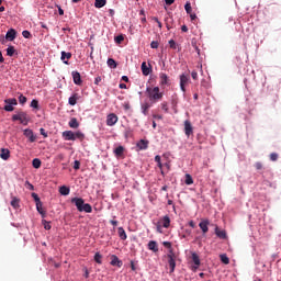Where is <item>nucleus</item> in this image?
Instances as JSON below:
<instances>
[{"mask_svg": "<svg viewBox=\"0 0 281 281\" xmlns=\"http://www.w3.org/2000/svg\"><path fill=\"white\" fill-rule=\"evenodd\" d=\"M255 168L256 170H262V162H256Z\"/></svg>", "mask_w": 281, "mask_h": 281, "instance_id": "13d9d810", "label": "nucleus"}, {"mask_svg": "<svg viewBox=\"0 0 281 281\" xmlns=\"http://www.w3.org/2000/svg\"><path fill=\"white\" fill-rule=\"evenodd\" d=\"M158 223L161 224L162 227L168 229V227H170V216L165 215Z\"/></svg>", "mask_w": 281, "mask_h": 281, "instance_id": "6ab92c4d", "label": "nucleus"}, {"mask_svg": "<svg viewBox=\"0 0 281 281\" xmlns=\"http://www.w3.org/2000/svg\"><path fill=\"white\" fill-rule=\"evenodd\" d=\"M161 227H162V225L159 224V222H158L156 225V229H157L158 234H162Z\"/></svg>", "mask_w": 281, "mask_h": 281, "instance_id": "bf43d9fd", "label": "nucleus"}, {"mask_svg": "<svg viewBox=\"0 0 281 281\" xmlns=\"http://www.w3.org/2000/svg\"><path fill=\"white\" fill-rule=\"evenodd\" d=\"M58 13L60 16H63V14H65V10H63V8L58 7Z\"/></svg>", "mask_w": 281, "mask_h": 281, "instance_id": "69168bd1", "label": "nucleus"}, {"mask_svg": "<svg viewBox=\"0 0 281 281\" xmlns=\"http://www.w3.org/2000/svg\"><path fill=\"white\" fill-rule=\"evenodd\" d=\"M22 36H23L24 38H32V33H30V31H23V32H22Z\"/></svg>", "mask_w": 281, "mask_h": 281, "instance_id": "49530a36", "label": "nucleus"}, {"mask_svg": "<svg viewBox=\"0 0 281 281\" xmlns=\"http://www.w3.org/2000/svg\"><path fill=\"white\" fill-rule=\"evenodd\" d=\"M215 235L217 236V238H221L222 240H227V232L220 231L218 226L215 227Z\"/></svg>", "mask_w": 281, "mask_h": 281, "instance_id": "f3484780", "label": "nucleus"}, {"mask_svg": "<svg viewBox=\"0 0 281 281\" xmlns=\"http://www.w3.org/2000/svg\"><path fill=\"white\" fill-rule=\"evenodd\" d=\"M0 157H1V159H3L4 161H8V159H10V149H8V148H1V150H0Z\"/></svg>", "mask_w": 281, "mask_h": 281, "instance_id": "aec40b11", "label": "nucleus"}, {"mask_svg": "<svg viewBox=\"0 0 281 281\" xmlns=\"http://www.w3.org/2000/svg\"><path fill=\"white\" fill-rule=\"evenodd\" d=\"M169 47H170L171 49H177V42H175V40H170V41H169Z\"/></svg>", "mask_w": 281, "mask_h": 281, "instance_id": "de8ad7c7", "label": "nucleus"}, {"mask_svg": "<svg viewBox=\"0 0 281 281\" xmlns=\"http://www.w3.org/2000/svg\"><path fill=\"white\" fill-rule=\"evenodd\" d=\"M32 196H33V199H34L35 203L41 202V198H38V194H36V193H32Z\"/></svg>", "mask_w": 281, "mask_h": 281, "instance_id": "4d7b16f0", "label": "nucleus"}, {"mask_svg": "<svg viewBox=\"0 0 281 281\" xmlns=\"http://www.w3.org/2000/svg\"><path fill=\"white\" fill-rule=\"evenodd\" d=\"M31 108L32 109H38V100L33 99L32 102H31Z\"/></svg>", "mask_w": 281, "mask_h": 281, "instance_id": "c03bdc74", "label": "nucleus"}, {"mask_svg": "<svg viewBox=\"0 0 281 281\" xmlns=\"http://www.w3.org/2000/svg\"><path fill=\"white\" fill-rule=\"evenodd\" d=\"M184 10L187 14H192V4H190V2H187L184 5Z\"/></svg>", "mask_w": 281, "mask_h": 281, "instance_id": "ea45409f", "label": "nucleus"}, {"mask_svg": "<svg viewBox=\"0 0 281 281\" xmlns=\"http://www.w3.org/2000/svg\"><path fill=\"white\" fill-rule=\"evenodd\" d=\"M148 144L149 142L146 139H140L137 144L136 147L138 148V150H147L148 149Z\"/></svg>", "mask_w": 281, "mask_h": 281, "instance_id": "dca6fc26", "label": "nucleus"}, {"mask_svg": "<svg viewBox=\"0 0 281 281\" xmlns=\"http://www.w3.org/2000/svg\"><path fill=\"white\" fill-rule=\"evenodd\" d=\"M210 220H203L200 224L199 227L202 229V234H207L210 232Z\"/></svg>", "mask_w": 281, "mask_h": 281, "instance_id": "9d476101", "label": "nucleus"}, {"mask_svg": "<svg viewBox=\"0 0 281 281\" xmlns=\"http://www.w3.org/2000/svg\"><path fill=\"white\" fill-rule=\"evenodd\" d=\"M140 69H142L143 76H150V68L146 65V61L142 63Z\"/></svg>", "mask_w": 281, "mask_h": 281, "instance_id": "b1692460", "label": "nucleus"}, {"mask_svg": "<svg viewBox=\"0 0 281 281\" xmlns=\"http://www.w3.org/2000/svg\"><path fill=\"white\" fill-rule=\"evenodd\" d=\"M4 102H5L7 104H11V105H13V106H16V104H19V102L16 101L15 98L7 99V100H4Z\"/></svg>", "mask_w": 281, "mask_h": 281, "instance_id": "c9c22d12", "label": "nucleus"}, {"mask_svg": "<svg viewBox=\"0 0 281 281\" xmlns=\"http://www.w3.org/2000/svg\"><path fill=\"white\" fill-rule=\"evenodd\" d=\"M167 258L170 269L169 273H175V269L177 268V254H175V250L170 249Z\"/></svg>", "mask_w": 281, "mask_h": 281, "instance_id": "39448f33", "label": "nucleus"}, {"mask_svg": "<svg viewBox=\"0 0 281 281\" xmlns=\"http://www.w3.org/2000/svg\"><path fill=\"white\" fill-rule=\"evenodd\" d=\"M41 159H38V158H35V159H33V161H32V166H33V168H36V169H38V168H41Z\"/></svg>", "mask_w": 281, "mask_h": 281, "instance_id": "f704fd0d", "label": "nucleus"}, {"mask_svg": "<svg viewBox=\"0 0 281 281\" xmlns=\"http://www.w3.org/2000/svg\"><path fill=\"white\" fill-rule=\"evenodd\" d=\"M146 93L150 100V102H159L164 99V92L159 90V87L147 88Z\"/></svg>", "mask_w": 281, "mask_h": 281, "instance_id": "7ed1b4c3", "label": "nucleus"}, {"mask_svg": "<svg viewBox=\"0 0 281 281\" xmlns=\"http://www.w3.org/2000/svg\"><path fill=\"white\" fill-rule=\"evenodd\" d=\"M188 82H190V76L186 74L180 75V89L183 93H186V85H188Z\"/></svg>", "mask_w": 281, "mask_h": 281, "instance_id": "423d86ee", "label": "nucleus"}, {"mask_svg": "<svg viewBox=\"0 0 281 281\" xmlns=\"http://www.w3.org/2000/svg\"><path fill=\"white\" fill-rule=\"evenodd\" d=\"M14 54H16V49L14 48V46H9L7 48V56L12 57V56H14Z\"/></svg>", "mask_w": 281, "mask_h": 281, "instance_id": "72a5a7b5", "label": "nucleus"}, {"mask_svg": "<svg viewBox=\"0 0 281 281\" xmlns=\"http://www.w3.org/2000/svg\"><path fill=\"white\" fill-rule=\"evenodd\" d=\"M160 79V87H166V85H170V79L168 78V75L165 72L159 74Z\"/></svg>", "mask_w": 281, "mask_h": 281, "instance_id": "f8f14e48", "label": "nucleus"}, {"mask_svg": "<svg viewBox=\"0 0 281 281\" xmlns=\"http://www.w3.org/2000/svg\"><path fill=\"white\" fill-rule=\"evenodd\" d=\"M71 76H72V80H74L75 85H78V86L82 85V78L80 76V72L72 71Z\"/></svg>", "mask_w": 281, "mask_h": 281, "instance_id": "ddd939ff", "label": "nucleus"}, {"mask_svg": "<svg viewBox=\"0 0 281 281\" xmlns=\"http://www.w3.org/2000/svg\"><path fill=\"white\" fill-rule=\"evenodd\" d=\"M181 31H182V32H188V27H187L186 25H182V26H181Z\"/></svg>", "mask_w": 281, "mask_h": 281, "instance_id": "774afa93", "label": "nucleus"}, {"mask_svg": "<svg viewBox=\"0 0 281 281\" xmlns=\"http://www.w3.org/2000/svg\"><path fill=\"white\" fill-rule=\"evenodd\" d=\"M140 109H142V113H143L144 115H148V109H150V103H148V102L143 103L142 106H140Z\"/></svg>", "mask_w": 281, "mask_h": 281, "instance_id": "cd10ccee", "label": "nucleus"}, {"mask_svg": "<svg viewBox=\"0 0 281 281\" xmlns=\"http://www.w3.org/2000/svg\"><path fill=\"white\" fill-rule=\"evenodd\" d=\"M189 227H192V229H194V227H196V224L194 223V221L189 222Z\"/></svg>", "mask_w": 281, "mask_h": 281, "instance_id": "e2e57ef3", "label": "nucleus"}, {"mask_svg": "<svg viewBox=\"0 0 281 281\" xmlns=\"http://www.w3.org/2000/svg\"><path fill=\"white\" fill-rule=\"evenodd\" d=\"M14 38H16V31L14 29H10L7 32L5 40L7 41H14Z\"/></svg>", "mask_w": 281, "mask_h": 281, "instance_id": "4be33fe9", "label": "nucleus"}, {"mask_svg": "<svg viewBox=\"0 0 281 281\" xmlns=\"http://www.w3.org/2000/svg\"><path fill=\"white\" fill-rule=\"evenodd\" d=\"M20 203H21V200L19 198L16 196L12 198L11 205L14 210H19V207H21Z\"/></svg>", "mask_w": 281, "mask_h": 281, "instance_id": "393cba45", "label": "nucleus"}, {"mask_svg": "<svg viewBox=\"0 0 281 281\" xmlns=\"http://www.w3.org/2000/svg\"><path fill=\"white\" fill-rule=\"evenodd\" d=\"M191 77L194 79V80H199V72H196V70H193L191 72Z\"/></svg>", "mask_w": 281, "mask_h": 281, "instance_id": "5fc2aeb1", "label": "nucleus"}, {"mask_svg": "<svg viewBox=\"0 0 281 281\" xmlns=\"http://www.w3.org/2000/svg\"><path fill=\"white\" fill-rule=\"evenodd\" d=\"M69 192H70L69 187L63 186V187L59 188V193H60L63 196L69 195Z\"/></svg>", "mask_w": 281, "mask_h": 281, "instance_id": "c85d7f7f", "label": "nucleus"}, {"mask_svg": "<svg viewBox=\"0 0 281 281\" xmlns=\"http://www.w3.org/2000/svg\"><path fill=\"white\" fill-rule=\"evenodd\" d=\"M150 47H151V49H158V48H159V42L153 41V42L150 43Z\"/></svg>", "mask_w": 281, "mask_h": 281, "instance_id": "a18cd8bd", "label": "nucleus"}, {"mask_svg": "<svg viewBox=\"0 0 281 281\" xmlns=\"http://www.w3.org/2000/svg\"><path fill=\"white\" fill-rule=\"evenodd\" d=\"M36 210L40 214H45V211H43V202H36Z\"/></svg>", "mask_w": 281, "mask_h": 281, "instance_id": "e433bc0d", "label": "nucleus"}, {"mask_svg": "<svg viewBox=\"0 0 281 281\" xmlns=\"http://www.w3.org/2000/svg\"><path fill=\"white\" fill-rule=\"evenodd\" d=\"M71 203L76 205L78 212H86V214H91V212H93L91 204L85 203V199L82 198H72Z\"/></svg>", "mask_w": 281, "mask_h": 281, "instance_id": "f257e3e1", "label": "nucleus"}, {"mask_svg": "<svg viewBox=\"0 0 281 281\" xmlns=\"http://www.w3.org/2000/svg\"><path fill=\"white\" fill-rule=\"evenodd\" d=\"M122 80H123V82H128V77L127 76H123Z\"/></svg>", "mask_w": 281, "mask_h": 281, "instance_id": "338daca9", "label": "nucleus"}, {"mask_svg": "<svg viewBox=\"0 0 281 281\" xmlns=\"http://www.w3.org/2000/svg\"><path fill=\"white\" fill-rule=\"evenodd\" d=\"M108 65L112 68L115 69L117 67V63L114 61L113 58L108 59Z\"/></svg>", "mask_w": 281, "mask_h": 281, "instance_id": "58836bf2", "label": "nucleus"}, {"mask_svg": "<svg viewBox=\"0 0 281 281\" xmlns=\"http://www.w3.org/2000/svg\"><path fill=\"white\" fill-rule=\"evenodd\" d=\"M117 45H121L124 42V35H119L114 38Z\"/></svg>", "mask_w": 281, "mask_h": 281, "instance_id": "a19ab883", "label": "nucleus"}, {"mask_svg": "<svg viewBox=\"0 0 281 281\" xmlns=\"http://www.w3.org/2000/svg\"><path fill=\"white\" fill-rule=\"evenodd\" d=\"M114 155L116 157H122V155H124V147L123 146L116 147L115 150H114Z\"/></svg>", "mask_w": 281, "mask_h": 281, "instance_id": "c756f323", "label": "nucleus"}, {"mask_svg": "<svg viewBox=\"0 0 281 281\" xmlns=\"http://www.w3.org/2000/svg\"><path fill=\"white\" fill-rule=\"evenodd\" d=\"M166 5H172L175 3V0H165Z\"/></svg>", "mask_w": 281, "mask_h": 281, "instance_id": "0e129e2a", "label": "nucleus"}, {"mask_svg": "<svg viewBox=\"0 0 281 281\" xmlns=\"http://www.w3.org/2000/svg\"><path fill=\"white\" fill-rule=\"evenodd\" d=\"M40 133H41V135H43L44 138L48 137L47 132H45V128H43V127L40 128Z\"/></svg>", "mask_w": 281, "mask_h": 281, "instance_id": "6e6d98bb", "label": "nucleus"}, {"mask_svg": "<svg viewBox=\"0 0 281 281\" xmlns=\"http://www.w3.org/2000/svg\"><path fill=\"white\" fill-rule=\"evenodd\" d=\"M220 260L223 262V265H229V257H227L226 254L221 255Z\"/></svg>", "mask_w": 281, "mask_h": 281, "instance_id": "473e14b6", "label": "nucleus"}, {"mask_svg": "<svg viewBox=\"0 0 281 281\" xmlns=\"http://www.w3.org/2000/svg\"><path fill=\"white\" fill-rule=\"evenodd\" d=\"M162 245H164V247L169 249V251H170V249H172V244L170 241H164Z\"/></svg>", "mask_w": 281, "mask_h": 281, "instance_id": "603ef678", "label": "nucleus"}, {"mask_svg": "<svg viewBox=\"0 0 281 281\" xmlns=\"http://www.w3.org/2000/svg\"><path fill=\"white\" fill-rule=\"evenodd\" d=\"M106 5V0H95L94 8H104Z\"/></svg>", "mask_w": 281, "mask_h": 281, "instance_id": "7c9ffc66", "label": "nucleus"}, {"mask_svg": "<svg viewBox=\"0 0 281 281\" xmlns=\"http://www.w3.org/2000/svg\"><path fill=\"white\" fill-rule=\"evenodd\" d=\"M70 58H71V53H67V52H65V50L61 52L60 60H63V63H64L65 65H69V61H68V60H70Z\"/></svg>", "mask_w": 281, "mask_h": 281, "instance_id": "412c9836", "label": "nucleus"}, {"mask_svg": "<svg viewBox=\"0 0 281 281\" xmlns=\"http://www.w3.org/2000/svg\"><path fill=\"white\" fill-rule=\"evenodd\" d=\"M94 261H95L98 265H102V255H100V252H95V255H94Z\"/></svg>", "mask_w": 281, "mask_h": 281, "instance_id": "4c0bfd02", "label": "nucleus"}, {"mask_svg": "<svg viewBox=\"0 0 281 281\" xmlns=\"http://www.w3.org/2000/svg\"><path fill=\"white\" fill-rule=\"evenodd\" d=\"M192 133H194L192 128V123L188 120L184 121V134L187 135V137H190Z\"/></svg>", "mask_w": 281, "mask_h": 281, "instance_id": "6e6552de", "label": "nucleus"}, {"mask_svg": "<svg viewBox=\"0 0 281 281\" xmlns=\"http://www.w3.org/2000/svg\"><path fill=\"white\" fill-rule=\"evenodd\" d=\"M155 161L160 169L161 175H164V164H161V156L157 155L155 156Z\"/></svg>", "mask_w": 281, "mask_h": 281, "instance_id": "bb28decb", "label": "nucleus"}, {"mask_svg": "<svg viewBox=\"0 0 281 281\" xmlns=\"http://www.w3.org/2000/svg\"><path fill=\"white\" fill-rule=\"evenodd\" d=\"M43 225H44L45 229H47V231L52 229V225L49 224V222L43 221Z\"/></svg>", "mask_w": 281, "mask_h": 281, "instance_id": "3c124183", "label": "nucleus"}, {"mask_svg": "<svg viewBox=\"0 0 281 281\" xmlns=\"http://www.w3.org/2000/svg\"><path fill=\"white\" fill-rule=\"evenodd\" d=\"M161 110L165 111V113H168V102L161 103Z\"/></svg>", "mask_w": 281, "mask_h": 281, "instance_id": "8fccbe9b", "label": "nucleus"}, {"mask_svg": "<svg viewBox=\"0 0 281 281\" xmlns=\"http://www.w3.org/2000/svg\"><path fill=\"white\" fill-rule=\"evenodd\" d=\"M68 126H69L70 128H79L80 123L78 122V119L72 117V119H70V121L68 122Z\"/></svg>", "mask_w": 281, "mask_h": 281, "instance_id": "5701e85b", "label": "nucleus"}, {"mask_svg": "<svg viewBox=\"0 0 281 281\" xmlns=\"http://www.w3.org/2000/svg\"><path fill=\"white\" fill-rule=\"evenodd\" d=\"M78 100H80V94L74 93V94L68 99V104H70V106H76V104H78Z\"/></svg>", "mask_w": 281, "mask_h": 281, "instance_id": "4468645a", "label": "nucleus"}, {"mask_svg": "<svg viewBox=\"0 0 281 281\" xmlns=\"http://www.w3.org/2000/svg\"><path fill=\"white\" fill-rule=\"evenodd\" d=\"M74 169H75V170H80V160H75V162H74Z\"/></svg>", "mask_w": 281, "mask_h": 281, "instance_id": "864d4df0", "label": "nucleus"}, {"mask_svg": "<svg viewBox=\"0 0 281 281\" xmlns=\"http://www.w3.org/2000/svg\"><path fill=\"white\" fill-rule=\"evenodd\" d=\"M12 122H20L23 126H27L30 124V115L25 111H18L12 115Z\"/></svg>", "mask_w": 281, "mask_h": 281, "instance_id": "20e7f679", "label": "nucleus"}, {"mask_svg": "<svg viewBox=\"0 0 281 281\" xmlns=\"http://www.w3.org/2000/svg\"><path fill=\"white\" fill-rule=\"evenodd\" d=\"M61 137L65 139V142H76V139H79V142H85V133L80 131H65L61 133Z\"/></svg>", "mask_w": 281, "mask_h": 281, "instance_id": "f03ea898", "label": "nucleus"}, {"mask_svg": "<svg viewBox=\"0 0 281 281\" xmlns=\"http://www.w3.org/2000/svg\"><path fill=\"white\" fill-rule=\"evenodd\" d=\"M111 259L112 260H111L110 265H112V267H119V269H122V265H124V263L122 262V260H120V258L117 256L112 255Z\"/></svg>", "mask_w": 281, "mask_h": 281, "instance_id": "9b49d317", "label": "nucleus"}, {"mask_svg": "<svg viewBox=\"0 0 281 281\" xmlns=\"http://www.w3.org/2000/svg\"><path fill=\"white\" fill-rule=\"evenodd\" d=\"M270 160L271 161H278V154L277 153L270 154Z\"/></svg>", "mask_w": 281, "mask_h": 281, "instance_id": "09e8293b", "label": "nucleus"}, {"mask_svg": "<svg viewBox=\"0 0 281 281\" xmlns=\"http://www.w3.org/2000/svg\"><path fill=\"white\" fill-rule=\"evenodd\" d=\"M23 135L26 136L27 139H29L31 143L36 142V136L34 135V131H32V130H30V128H26V130H24Z\"/></svg>", "mask_w": 281, "mask_h": 281, "instance_id": "1a4fd4ad", "label": "nucleus"}, {"mask_svg": "<svg viewBox=\"0 0 281 281\" xmlns=\"http://www.w3.org/2000/svg\"><path fill=\"white\" fill-rule=\"evenodd\" d=\"M192 261L195 265V267H193L194 271H196V269H199V267H201V259L199 258V255H196V252H193L191 255Z\"/></svg>", "mask_w": 281, "mask_h": 281, "instance_id": "2eb2a0df", "label": "nucleus"}, {"mask_svg": "<svg viewBox=\"0 0 281 281\" xmlns=\"http://www.w3.org/2000/svg\"><path fill=\"white\" fill-rule=\"evenodd\" d=\"M117 234H119V237L121 238V240H126V238H128L126 235V231H124V227H119Z\"/></svg>", "mask_w": 281, "mask_h": 281, "instance_id": "a878e982", "label": "nucleus"}, {"mask_svg": "<svg viewBox=\"0 0 281 281\" xmlns=\"http://www.w3.org/2000/svg\"><path fill=\"white\" fill-rule=\"evenodd\" d=\"M100 82H102V77H97L94 79V85H100Z\"/></svg>", "mask_w": 281, "mask_h": 281, "instance_id": "052dcab7", "label": "nucleus"}, {"mask_svg": "<svg viewBox=\"0 0 281 281\" xmlns=\"http://www.w3.org/2000/svg\"><path fill=\"white\" fill-rule=\"evenodd\" d=\"M19 102H20V104H25L27 102V97L20 94Z\"/></svg>", "mask_w": 281, "mask_h": 281, "instance_id": "79ce46f5", "label": "nucleus"}, {"mask_svg": "<svg viewBox=\"0 0 281 281\" xmlns=\"http://www.w3.org/2000/svg\"><path fill=\"white\" fill-rule=\"evenodd\" d=\"M184 183H186L187 186H192V183H194V179H192V176H191L190 173H187V175H186Z\"/></svg>", "mask_w": 281, "mask_h": 281, "instance_id": "2f4dec72", "label": "nucleus"}, {"mask_svg": "<svg viewBox=\"0 0 281 281\" xmlns=\"http://www.w3.org/2000/svg\"><path fill=\"white\" fill-rule=\"evenodd\" d=\"M149 251H154V254H157L159 251V246L157 245V241L150 240L147 245Z\"/></svg>", "mask_w": 281, "mask_h": 281, "instance_id": "a211bd4d", "label": "nucleus"}, {"mask_svg": "<svg viewBox=\"0 0 281 281\" xmlns=\"http://www.w3.org/2000/svg\"><path fill=\"white\" fill-rule=\"evenodd\" d=\"M117 120H119V117L116 116L115 113H110L106 116V125L108 126H115V124H117Z\"/></svg>", "mask_w": 281, "mask_h": 281, "instance_id": "0eeeda50", "label": "nucleus"}, {"mask_svg": "<svg viewBox=\"0 0 281 281\" xmlns=\"http://www.w3.org/2000/svg\"><path fill=\"white\" fill-rule=\"evenodd\" d=\"M4 111H8L9 113L14 111V105L10 104V103H7L4 105Z\"/></svg>", "mask_w": 281, "mask_h": 281, "instance_id": "37998d69", "label": "nucleus"}, {"mask_svg": "<svg viewBox=\"0 0 281 281\" xmlns=\"http://www.w3.org/2000/svg\"><path fill=\"white\" fill-rule=\"evenodd\" d=\"M153 117H154V120H164V116H161L159 114H154Z\"/></svg>", "mask_w": 281, "mask_h": 281, "instance_id": "680f3d73", "label": "nucleus"}]
</instances>
